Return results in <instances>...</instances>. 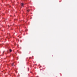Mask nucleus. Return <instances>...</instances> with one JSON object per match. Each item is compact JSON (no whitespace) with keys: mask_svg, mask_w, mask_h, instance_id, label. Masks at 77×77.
<instances>
[{"mask_svg":"<svg viewBox=\"0 0 77 77\" xmlns=\"http://www.w3.org/2000/svg\"><path fill=\"white\" fill-rule=\"evenodd\" d=\"M24 5V4L23 3H21V6H23Z\"/></svg>","mask_w":77,"mask_h":77,"instance_id":"f257e3e1","label":"nucleus"},{"mask_svg":"<svg viewBox=\"0 0 77 77\" xmlns=\"http://www.w3.org/2000/svg\"><path fill=\"white\" fill-rule=\"evenodd\" d=\"M27 11L28 12H29V10H27Z\"/></svg>","mask_w":77,"mask_h":77,"instance_id":"f03ea898","label":"nucleus"},{"mask_svg":"<svg viewBox=\"0 0 77 77\" xmlns=\"http://www.w3.org/2000/svg\"><path fill=\"white\" fill-rule=\"evenodd\" d=\"M12 51V50L10 49V52H11Z\"/></svg>","mask_w":77,"mask_h":77,"instance_id":"7ed1b4c3","label":"nucleus"},{"mask_svg":"<svg viewBox=\"0 0 77 77\" xmlns=\"http://www.w3.org/2000/svg\"><path fill=\"white\" fill-rule=\"evenodd\" d=\"M14 63H13L11 64V66H14Z\"/></svg>","mask_w":77,"mask_h":77,"instance_id":"20e7f679","label":"nucleus"},{"mask_svg":"<svg viewBox=\"0 0 77 77\" xmlns=\"http://www.w3.org/2000/svg\"><path fill=\"white\" fill-rule=\"evenodd\" d=\"M5 52L4 51V52H3V53H4Z\"/></svg>","mask_w":77,"mask_h":77,"instance_id":"39448f33","label":"nucleus"}]
</instances>
